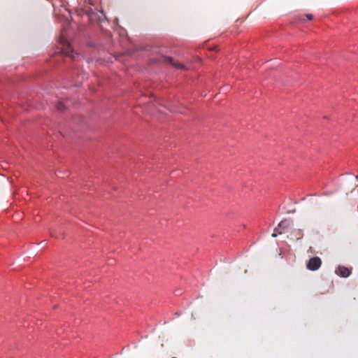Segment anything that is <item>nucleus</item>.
Wrapping results in <instances>:
<instances>
[{
  "label": "nucleus",
  "instance_id": "10",
  "mask_svg": "<svg viewBox=\"0 0 358 358\" xmlns=\"http://www.w3.org/2000/svg\"><path fill=\"white\" fill-rule=\"evenodd\" d=\"M171 110L173 111V112H175V113H182V110H178L177 108H171Z\"/></svg>",
  "mask_w": 358,
  "mask_h": 358
},
{
  "label": "nucleus",
  "instance_id": "11",
  "mask_svg": "<svg viewBox=\"0 0 358 358\" xmlns=\"http://www.w3.org/2000/svg\"><path fill=\"white\" fill-rule=\"evenodd\" d=\"M173 358H176V357H173Z\"/></svg>",
  "mask_w": 358,
  "mask_h": 358
},
{
  "label": "nucleus",
  "instance_id": "8",
  "mask_svg": "<svg viewBox=\"0 0 358 358\" xmlns=\"http://www.w3.org/2000/svg\"><path fill=\"white\" fill-rule=\"evenodd\" d=\"M296 235L298 236L297 238H301L303 236V234H302L301 231H300V230H298Z\"/></svg>",
  "mask_w": 358,
  "mask_h": 358
},
{
  "label": "nucleus",
  "instance_id": "4",
  "mask_svg": "<svg viewBox=\"0 0 358 358\" xmlns=\"http://www.w3.org/2000/svg\"><path fill=\"white\" fill-rule=\"evenodd\" d=\"M165 61L169 62L173 67H175L177 69L185 71L189 69V68L185 64L175 61L171 57H165Z\"/></svg>",
  "mask_w": 358,
  "mask_h": 358
},
{
  "label": "nucleus",
  "instance_id": "3",
  "mask_svg": "<svg viewBox=\"0 0 358 358\" xmlns=\"http://www.w3.org/2000/svg\"><path fill=\"white\" fill-rule=\"evenodd\" d=\"M321 259L318 257H314L309 259L306 266L308 270L316 271L321 266Z\"/></svg>",
  "mask_w": 358,
  "mask_h": 358
},
{
  "label": "nucleus",
  "instance_id": "7",
  "mask_svg": "<svg viewBox=\"0 0 358 358\" xmlns=\"http://www.w3.org/2000/svg\"><path fill=\"white\" fill-rule=\"evenodd\" d=\"M57 110H59L60 111H63L65 110V106L64 105L63 103L59 102L57 105Z\"/></svg>",
  "mask_w": 358,
  "mask_h": 358
},
{
  "label": "nucleus",
  "instance_id": "1",
  "mask_svg": "<svg viewBox=\"0 0 358 358\" xmlns=\"http://www.w3.org/2000/svg\"><path fill=\"white\" fill-rule=\"evenodd\" d=\"M91 6H93L92 1L85 0L83 8V12L88 16L90 22L108 21L106 13L102 10H94L90 8Z\"/></svg>",
  "mask_w": 358,
  "mask_h": 358
},
{
  "label": "nucleus",
  "instance_id": "5",
  "mask_svg": "<svg viewBox=\"0 0 358 358\" xmlns=\"http://www.w3.org/2000/svg\"><path fill=\"white\" fill-rule=\"evenodd\" d=\"M62 52L64 55L70 57L72 59H75L73 50L71 45L67 42H65L63 45Z\"/></svg>",
  "mask_w": 358,
  "mask_h": 358
},
{
  "label": "nucleus",
  "instance_id": "6",
  "mask_svg": "<svg viewBox=\"0 0 358 358\" xmlns=\"http://www.w3.org/2000/svg\"><path fill=\"white\" fill-rule=\"evenodd\" d=\"M351 273L350 269L345 266H340L338 268L337 274L343 278L348 277Z\"/></svg>",
  "mask_w": 358,
  "mask_h": 358
},
{
  "label": "nucleus",
  "instance_id": "9",
  "mask_svg": "<svg viewBox=\"0 0 358 358\" xmlns=\"http://www.w3.org/2000/svg\"><path fill=\"white\" fill-rule=\"evenodd\" d=\"M306 16L309 20H312L313 19V15L311 14H307Z\"/></svg>",
  "mask_w": 358,
  "mask_h": 358
},
{
  "label": "nucleus",
  "instance_id": "2",
  "mask_svg": "<svg viewBox=\"0 0 358 358\" xmlns=\"http://www.w3.org/2000/svg\"><path fill=\"white\" fill-rule=\"evenodd\" d=\"M292 222L289 220H282L275 228L273 233L272 234L273 237H276L278 235L286 233L287 230L292 227Z\"/></svg>",
  "mask_w": 358,
  "mask_h": 358
}]
</instances>
